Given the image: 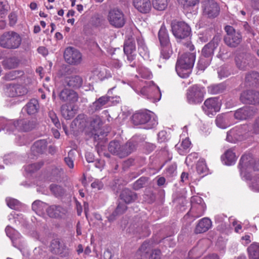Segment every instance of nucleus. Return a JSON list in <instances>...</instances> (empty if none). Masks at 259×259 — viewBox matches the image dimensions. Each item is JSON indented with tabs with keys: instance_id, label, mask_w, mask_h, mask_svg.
I'll use <instances>...</instances> for the list:
<instances>
[{
	"instance_id": "obj_9",
	"label": "nucleus",
	"mask_w": 259,
	"mask_h": 259,
	"mask_svg": "<svg viewBox=\"0 0 259 259\" xmlns=\"http://www.w3.org/2000/svg\"><path fill=\"white\" fill-rule=\"evenodd\" d=\"M171 27L172 32L177 39H185L189 36L191 32L190 27L184 22H173Z\"/></svg>"
},
{
	"instance_id": "obj_2",
	"label": "nucleus",
	"mask_w": 259,
	"mask_h": 259,
	"mask_svg": "<svg viewBox=\"0 0 259 259\" xmlns=\"http://www.w3.org/2000/svg\"><path fill=\"white\" fill-rule=\"evenodd\" d=\"M135 125H142L146 129L155 127L158 124L157 117L149 110H141L134 113L132 116Z\"/></svg>"
},
{
	"instance_id": "obj_39",
	"label": "nucleus",
	"mask_w": 259,
	"mask_h": 259,
	"mask_svg": "<svg viewBox=\"0 0 259 259\" xmlns=\"http://www.w3.org/2000/svg\"><path fill=\"white\" fill-rule=\"evenodd\" d=\"M191 144L189 139L186 138L179 145H177L176 148L180 154L185 155L189 151Z\"/></svg>"
},
{
	"instance_id": "obj_35",
	"label": "nucleus",
	"mask_w": 259,
	"mask_h": 259,
	"mask_svg": "<svg viewBox=\"0 0 259 259\" xmlns=\"http://www.w3.org/2000/svg\"><path fill=\"white\" fill-rule=\"evenodd\" d=\"M245 83L247 86H255L259 83V74L256 72L248 73L245 78Z\"/></svg>"
},
{
	"instance_id": "obj_3",
	"label": "nucleus",
	"mask_w": 259,
	"mask_h": 259,
	"mask_svg": "<svg viewBox=\"0 0 259 259\" xmlns=\"http://www.w3.org/2000/svg\"><path fill=\"white\" fill-rule=\"evenodd\" d=\"M136 144L132 141H129L123 145H121L118 141H112L108 146V150L113 154L120 158H123L133 152L136 149Z\"/></svg>"
},
{
	"instance_id": "obj_38",
	"label": "nucleus",
	"mask_w": 259,
	"mask_h": 259,
	"mask_svg": "<svg viewBox=\"0 0 259 259\" xmlns=\"http://www.w3.org/2000/svg\"><path fill=\"white\" fill-rule=\"evenodd\" d=\"M67 84L72 88H79L82 83V78L78 75L67 77L65 79Z\"/></svg>"
},
{
	"instance_id": "obj_17",
	"label": "nucleus",
	"mask_w": 259,
	"mask_h": 259,
	"mask_svg": "<svg viewBox=\"0 0 259 259\" xmlns=\"http://www.w3.org/2000/svg\"><path fill=\"white\" fill-rule=\"evenodd\" d=\"M221 40L220 36L215 35L212 39L202 48L201 51L202 56L210 59L213 56L214 51L219 46Z\"/></svg>"
},
{
	"instance_id": "obj_61",
	"label": "nucleus",
	"mask_w": 259,
	"mask_h": 259,
	"mask_svg": "<svg viewBox=\"0 0 259 259\" xmlns=\"http://www.w3.org/2000/svg\"><path fill=\"white\" fill-rule=\"evenodd\" d=\"M167 139V134L164 131L160 132L158 134V140L159 142H164Z\"/></svg>"
},
{
	"instance_id": "obj_33",
	"label": "nucleus",
	"mask_w": 259,
	"mask_h": 259,
	"mask_svg": "<svg viewBox=\"0 0 259 259\" xmlns=\"http://www.w3.org/2000/svg\"><path fill=\"white\" fill-rule=\"evenodd\" d=\"M110 76V74H107L106 70L105 68H98L94 69L91 73L90 78H93L95 81L98 80H103L106 78Z\"/></svg>"
},
{
	"instance_id": "obj_41",
	"label": "nucleus",
	"mask_w": 259,
	"mask_h": 259,
	"mask_svg": "<svg viewBox=\"0 0 259 259\" xmlns=\"http://www.w3.org/2000/svg\"><path fill=\"white\" fill-rule=\"evenodd\" d=\"M39 104L37 100H31L25 106V110L29 115L35 114L38 110Z\"/></svg>"
},
{
	"instance_id": "obj_46",
	"label": "nucleus",
	"mask_w": 259,
	"mask_h": 259,
	"mask_svg": "<svg viewBox=\"0 0 259 259\" xmlns=\"http://www.w3.org/2000/svg\"><path fill=\"white\" fill-rule=\"evenodd\" d=\"M225 90V86L222 83L212 84L208 87V92L211 94H218Z\"/></svg>"
},
{
	"instance_id": "obj_7",
	"label": "nucleus",
	"mask_w": 259,
	"mask_h": 259,
	"mask_svg": "<svg viewBox=\"0 0 259 259\" xmlns=\"http://www.w3.org/2000/svg\"><path fill=\"white\" fill-rule=\"evenodd\" d=\"M205 93L204 87L197 84L193 85L187 91V101L191 104H199L203 100Z\"/></svg>"
},
{
	"instance_id": "obj_34",
	"label": "nucleus",
	"mask_w": 259,
	"mask_h": 259,
	"mask_svg": "<svg viewBox=\"0 0 259 259\" xmlns=\"http://www.w3.org/2000/svg\"><path fill=\"white\" fill-rule=\"evenodd\" d=\"M120 198L125 203H130L135 201L137 198V194L128 189H124L120 194Z\"/></svg>"
},
{
	"instance_id": "obj_64",
	"label": "nucleus",
	"mask_w": 259,
	"mask_h": 259,
	"mask_svg": "<svg viewBox=\"0 0 259 259\" xmlns=\"http://www.w3.org/2000/svg\"><path fill=\"white\" fill-rule=\"evenodd\" d=\"M252 130L254 134H259V118L254 123Z\"/></svg>"
},
{
	"instance_id": "obj_47",
	"label": "nucleus",
	"mask_w": 259,
	"mask_h": 259,
	"mask_svg": "<svg viewBox=\"0 0 259 259\" xmlns=\"http://www.w3.org/2000/svg\"><path fill=\"white\" fill-rule=\"evenodd\" d=\"M168 4V0H152L153 8L158 11L164 10Z\"/></svg>"
},
{
	"instance_id": "obj_21",
	"label": "nucleus",
	"mask_w": 259,
	"mask_h": 259,
	"mask_svg": "<svg viewBox=\"0 0 259 259\" xmlns=\"http://www.w3.org/2000/svg\"><path fill=\"white\" fill-rule=\"evenodd\" d=\"M256 112V109L252 107H245L236 110L233 115L238 120H245L253 116Z\"/></svg>"
},
{
	"instance_id": "obj_4",
	"label": "nucleus",
	"mask_w": 259,
	"mask_h": 259,
	"mask_svg": "<svg viewBox=\"0 0 259 259\" xmlns=\"http://www.w3.org/2000/svg\"><path fill=\"white\" fill-rule=\"evenodd\" d=\"M142 88H137L136 92L140 94L147 99L152 100L153 102L159 101L161 97V93L158 86L153 81H145Z\"/></svg>"
},
{
	"instance_id": "obj_5",
	"label": "nucleus",
	"mask_w": 259,
	"mask_h": 259,
	"mask_svg": "<svg viewBox=\"0 0 259 259\" xmlns=\"http://www.w3.org/2000/svg\"><path fill=\"white\" fill-rule=\"evenodd\" d=\"M158 38L161 45L160 59L167 60L169 58L172 51L167 30L162 25L158 32Z\"/></svg>"
},
{
	"instance_id": "obj_53",
	"label": "nucleus",
	"mask_w": 259,
	"mask_h": 259,
	"mask_svg": "<svg viewBox=\"0 0 259 259\" xmlns=\"http://www.w3.org/2000/svg\"><path fill=\"white\" fill-rule=\"evenodd\" d=\"M6 200L7 205L12 209H17L20 205V202L17 199L11 198H7Z\"/></svg>"
},
{
	"instance_id": "obj_54",
	"label": "nucleus",
	"mask_w": 259,
	"mask_h": 259,
	"mask_svg": "<svg viewBox=\"0 0 259 259\" xmlns=\"http://www.w3.org/2000/svg\"><path fill=\"white\" fill-rule=\"evenodd\" d=\"M147 182V179L145 177H141L136 181L133 184V188L138 190L144 187Z\"/></svg>"
},
{
	"instance_id": "obj_45",
	"label": "nucleus",
	"mask_w": 259,
	"mask_h": 259,
	"mask_svg": "<svg viewBox=\"0 0 259 259\" xmlns=\"http://www.w3.org/2000/svg\"><path fill=\"white\" fill-rule=\"evenodd\" d=\"M179 5L185 10L194 7L197 5L199 0H177Z\"/></svg>"
},
{
	"instance_id": "obj_15",
	"label": "nucleus",
	"mask_w": 259,
	"mask_h": 259,
	"mask_svg": "<svg viewBox=\"0 0 259 259\" xmlns=\"http://www.w3.org/2000/svg\"><path fill=\"white\" fill-rule=\"evenodd\" d=\"M240 99L244 104L259 105V92L254 90L245 91L241 93Z\"/></svg>"
},
{
	"instance_id": "obj_29",
	"label": "nucleus",
	"mask_w": 259,
	"mask_h": 259,
	"mask_svg": "<svg viewBox=\"0 0 259 259\" xmlns=\"http://www.w3.org/2000/svg\"><path fill=\"white\" fill-rule=\"evenodd\" d=\"M211 227V221L207 218L201 219L196 225L194 232L196 234L206 232Z\"/></svg>"
},
{
	"instance_id": "obj_23",
	"label": "nucleus",
	"mask_w": 259,
	"mask_h": 259,
	"mask_svg": "<svg viewBox=\"0 0 259 259\" xmlns=\"http://www.w3.org/2000/svg\"><path fill=\"white\" fill-rule=\"evenodd\" d=\"M47 212L50 217L63 218L66 216L67 211L60 206L52 205L47 208Z\"/></svg>"
},
{
	"instance_id": "obj_62",
	"label": "nucleus",
	"mask_w": 259,
	"mask_h": 259,
	"mask_svg": "<svg viewBox=\"0 0 259 259\" xmlns=\"http://www.w3.org/2000/svg\"><path fill=\"white\" fill-rule=\"evenodd\" d=\"M127 207L124 203H119L115 209V212L123 213L126 209Z\"/></svg>"
},
{
	"instance_id": "obj_30",
	"label": "nucleus",
	"mask_w": 259,
	"mask_h": 259,
	"mask_svg": "<svg viewBox=\"0 0 259 259\" xmlns=\"http://www.w3.org/2000/svg\"><path fill=\"white\" fill-rule=\"evenodd\" d=\"M61 112L63 117L67 120L72 118L76 112L75 106L71 104L63 105L61 108Z\"/></svg>"
},
{
	"instance_id": "obj_60",
	"label": "nucleus",
	"mask_w": 259,
	"mask_h": 259,
	"mask_svg": "<svg viewBox=\"0 0 259 259\" xmlns=\"http://www.w3.org/2000/svg\"><path fill=\"white\" fill-rule=\"evenodd\" d=\"M161 252L158 249H155L152 251L150 256L149 259H159L160 256Z\"/></svg>"
},
{
	"instance_id": "obj_26",
	"label": "nucleus",
	"mask_w": 259,
	"mask_h": 259,
	"mask_svg": "<svg viewBox=\"0 0 259 259\" xmlns=\"http://www.w3.org/2000/svg\"><path fill=\"white\" fill-rule=\"evenodd\" d=\"M5 78L7 80H13L17 79L20 83H25L26 77L24 73L21 70H13L7 73L5 75Z\"/></svg>"
},
{
	"instance_id": "obj_24",
	"label": "nucleus",
	"mask_w": 259,
	"mask_h": 259,
	"mask_svg": "<svg viewBox=\"0 0 259 259\" xmlns=\"http://www.w3.org/2000/svg\"><path fill=\"white\" fill-rule=\"evenodd\" d=\"M133 6L139 12L143 14L148 13L151 9L150 0H133Z\"/></svg>"
},
{
	"instance_id": "obj_42",
	"label": "nucleus",
	"mask_w": 259,
	"mask_h": 259,
	"mask_svg": "<svg viewBox=\"0 0 259 259\" xmlns=\"http://www.w3.org/2000/svg\"><path fill=\"white\" fill-rule=\"evenodd\" d=\"M240 134L237 127L231 129L227 133L226 140L232 143H235L240 139Z\"/></svg>"
},
{
	"instance_id": "obj_11",
	"label": "nucleus",
	"mask_w": 259,
	"mask_h": 259,
	"mask_svg": "<svg viewBox=\"0 0 259 259\" xmlns=\"http://www.w3.org/2000/svg\"><path fill=\"white\" fill-rule=\"evenodd\" d=\"M225 30L227 33L224 37L226 45L231 47H237L242 40V36L240 32L236 31L231 26H226Z\"/></svg>"
},
{
	"instance_id": "obj_44",
	"label": "nucleus",
	"mask_w": 259,
	"mask_h": 259,
	"mask_svg": "<svg viewBox=\"0 0 259 259\" xmlns=\"http://www.w3.org/2000/svg\"><path fill=\"white\" fill-rule=\"evenodd\" d=\"M249 256L252 259H259V245L253 243L248 248Z\"/></svg>"
},
{
	"instance_id": "obj_37",
	"label": "nucleus",
	"mask_w": 259,
	"mask_h": 259,
	"mask_svg": "<svg viewBox=\"0 0 259 259\" xmlns=\"http://www.w3.org/2000/svg\"><path fill=\"white\" fill-rule=\"evenodd\" d=\"M249 56L245 54H239L236 57V66L240 69H244L249 63Z\"/></svg>"
},
{
	"instance_id": "obj_59",
	"label": "nucleus",
	"mask_w": 259,
	"mask_h": 259,
	"mask_svg": "<svg viewBox=\"0 0 259 259\" xmlns=\"http://www.w3.org/2000/svg\"><path fill=\"white\" fill-rule=\"evenodd\" d=\"M177 166L176 165H170L166 169V174L171 177L176 174Z\"/></svg>"
},
{
	"instance_id": "obj_10",
	"label": "nucleus",
	"mask_w": 259,
	"mask_h": 259,
	"mask_svg": "<svg viewBox=\"0 0 259 259\" xmlns=\"http://www.w3.org/2000/svg\"><path fill=\"white\" fill-rule=\"evenodd\" d=\"M63 56L66 62L70 65H78L82 61L81 53L72 47H68L65 49Z\"/></svg>"
},
{
	"instance_id": "obj_57",
	"label": "nucleus",
	"mask_w": 259,
	"mask_h": 259,
	"mask_svg": "<svg viewBox=\"0 0 259 259\" xmlns=\"http://www.w3.org/2000/svg\"><path fill=\"white\" fill-rule=\"evenodd\" d=\"M50 190L56 196H60L63 193L62 187L58 185H51Z\"/></svg>"
},
{
	"instance_id": "obj_63",
	"label": "nucleus",
	"mask_w": 259,
	"mask_h": 259,
	"mask_svg": "<svg viewBox=\"0 0 259 259\" xmlns=\"http://www.w3.org/2000/svg\"><path fill=\"white\" fill-rule=\"evenodd\" d=\"M91 186L93 188H97L98 190H100L103 187V184L99 180H96L92 183Z\"/></svg>"
},
{
	"instance_id": "obj_1",
	"label": "nucleus",
	"mask_w": 259,
	"mask_h": 259,
	"mask_svg": "<svg viewBox=\"0 0 259 259\" xmlns=\"http://www.w3.org/2000/svg\"><path fill=\"white\" fill-rule=\"evenodd\" d=\"M196 59L195 53H186L178 58L176 71L182 78H187L191 73Z\"/></svg>"
},
{
	"instance_id": "obj_27",
	"label": "nucleus",
	"mask_w": 259,
	"mask_h": 259,
	"mask_svg": "<svg viewBox=\"0 0 259 259\" xmlns=\"http://www.w3.org/2000/svg\"><path fill=\"white\" fill-rule=\"evenodd\" d=\"M7 235L11 239L13 246L18 247V246L21 242V236L14 229L8 226L6 228Z\"/></svg>"
},
{
	"instance_id": "obj_49",
	"label": "nucleus",
	"mask_w": 259,
	"mask_h": 259,
	"mask_svg": "<svg viewBox=\"0 0 259 259\" xmlns=\"http://www.w3.org/2000/svg\"><path fill=\"white\" fill-rule=\"evenodd\" d=\"M196 169L199 174H204L207 172V168L205 162L203 159L199 160L197 162Z\"/></svg>"
},
{
	"instance_id": "obj_28",
	"label": "nucleus",
	"mask_w": 259,
	"mask_h": 259,
	"mask_svg": "<svg viewBox=\"0 0 259 259\" xmlns=\"http://www.w3.org/2000/svg\"><path fill=\"white\" fill-rule=\"evenodd\" d=\"M20 60L16 56L6 57L2 61V65L5 69H12L18 67Z\"/></svg>"
},
{
	"instance_id": "obj_55",
	"label": "nucleus",
	"mask_w": 259,
	"mask_h": 259,
	"mask_svg": "<svg viewBox=\"0 0 259 259\" xmlns=\"http://www.w3.org/2000/svg\"><path fill=\"white\" fill-rule=\"evenodd\" d=\"M210 59H206L203 58H200L198 61L197 68L199 70H204L209 65Z\"/></svg>"
},
{
	"instance_id": "obj_12",
	"label": "nucleus",
	"mask_w": 259,
	"mask_h": 259,
	"mask_svg": "<svg viewBox=\"0 0 259 259\" xmlns=\"http://www.w3.org/2000/svg\"><path fill=\"white\" fill-rule=\"evenodd\" d=\"M107 19L110 24L115 28L123 27L125 22L122 12L116 9H112L109 12Z\"/></svg>"
},
{
	"instance_id": "obj_14",
	"label": "nucleus",
	"mask_w": 259,
	"mask_h": 259,
	"mask_svg": "<svg viewBox=\"0 0 259 259\" xmlns=\"http://www.w3.org/2000/svg\"><path fill=\"white\" fill-rule=\"evenodd\" d=\"M202 9L204 15L209 18L217 17L220 12L218 4L213 0H205L202 2Z\"/></svg>"
},
{
	"instance_id": "obj_16",
	"label": "nucleus",
	"mask_w": 259,
	"mask_h": 259,
	"mask_svg": "<svg viewBox=\"0 0 259 259\" xmlns=\"http://www.w3.org/2000/svg\"><path fill=\"white\" fill-rule=\"evenodd\" d=\"M253 163L254 160L250 154L243 155L241 157L239 164L241 176L247 178L246 173L253 168Z\"/></svg>"
},
{
	"instance_id": "obj_40",
	"label": "nucleus",
	"mask_w": 259,
	"mask_h": 259,
	"mask_svg": "<svg viewBox=\"0 0 259 259\" xmlns=\"http://www.w3.org/2000/svg\"><path fill=\"white\" fill-rule=\"evenodd\" d=\"M109 101V98L108 96H102L95 101L91 106L92 110L94 111L99 110L106 105Z\"/></svg>"
},
{
	"instance_id": "obj_48",
	"label": "nucleus",
	"mask_w": 259,
	"mask_h": 259,
	"mask_svg": "<svg viewBox=\"0 0 259 259\" xmlns=\"http://www.w3.org/2000/svg\"><path fill=\"white\" fill-rule=\"evenodd\" d=\"M138 77L144 79H150L152 76L150 71L146 68L141 67L138 71Z\"/></svg>"
},
{
	"instance_id": "obj_22",
	"label": "nucleus",
	"mask_w": 259,
	"mask_h": 259,
	"mask_svg": "<svg viewBox=\"0 0 259 259\" xmlns=\"http://www.w3.org/2000/svg\"><path fill=\"white\" fill-rule=\"evenodd\" d=\"M51 251L61 257H66L69 255L68 249L58 240H53L51 244Z\"/></svg>"
},
{
	"instance_id": "obj_13",
	"label": "nucleus",
	"mask_w": 259,
	"mask_h": 259,
	"mask_svg": "<svg viewBox=\"0 0 259 259\" xmlns=\"http://www.w3.org/2000/svg\"><path fill=\"white\" fill-rule=\"evenodd\" d=\"M221 105V102L218 98H209L204 101L202 108L206 115H213L220 111Z\"/></svg>"
},
{
	"instance_id": "obj_8",
	"label": "nucleus",
	"mask_w": 259,
	"mask_h": 259,
	"mask_svg": "<svg viewBox=\"0 0 259 259\" xmlns=\"http://www.w3.org/2000/svg\"><path fill=\"white\" fill-rule=\"evenodd\" d=\"M36 122L34 120L20 119L15 121H10L5 127L7 131H14L15 129L22 132H28L35 128Z\"/></svg>"
},
{
	"instance_id": "obj_58",
	"label": "nucleus",
	"mask_w": 259,
	"mask_h": 259,
	"mask_svg": "<svg viewBox=\"0 0 259 259\" xmlns=\"http://www.w3.org/2000/svg\"><path fill=\"white\" fill-rule=\"evenodd\" d=\"M49 117H50V118L51 119L52 122H53V123L55 124V125L57 127H58L59 126H60V124L59 123V120H58L56 114L54 112H53V111L50 112L49 113Z\"/></svg>"
},
{
	"instance_id": "obj_52",
	"label": "nucleus",
	"mask_w": 259,
	"mask_h": 259,
	"mask_svg": "<svg viewBox=\"0 0 259 259\" xmlns=\"http://www.w3.org/2000/svg\"><path fill=\"white\" fill-rule=\"evenodd\" d=\"M42 165V163L30 164L25 167V169L28 172H33L39 169Z\"/></svg>"
},
{
	"instance_id": "obj_19",
	"label": "nucleus",
	"mask_w": 259,
	"mask_h": 259,
	"mask_svg": "<svg viewBox=\"0 0 259 259\" xmlns=\"http://www.w3.org/2000/svg\"><path fill=\"white\" fill-rule=\"evenodd\" d=\"M24 84H10L7 89L8 96L15 97L26 95L28 92V90L23 85Z\"/></svg>"
},
{
	"instance_id": "obj_31",
	"label": "nucleus",
	"mask_w": 259,
	"mask_h": 259,
	"mask_svg": "<svg viewBox=\"0 0 259 259\" xmlns=\"http://www.w3.org/2000/svg\"><path fill=\"white\" fill-rule=\"evenodd\" d=\"M47 142L45 140L36 141L31 147V151L34 155L42 154L46 151Z\"/></svg>"
},
{
	"instance_id": "obj_51",
	"label": "nucleus",
	"mask_w": 259,
	"mask_h": 259,
	"mask_svg": "<svg viewBox=\"0 0 259 259\" xmlns=\"http://www.w3.org/2000/svg\"><path fill=\"white\" fill-rule=\"evenodd\" d=\"M249 187L255 192H259V177L256 176L252 178L249 183Z\"/></svg>"
},
{
	"instance_id": "obj_6",
	"label": "nucleus",
	"mask_w": 259,
	"mask_h": 259,
	"mask_svg": "<svg viewBox=\"0 0 259 259\" xmlns=\"http://www.w3.org/2000/svg\"><path fill=\"white\" fill-rule=\"evenodd\" d=\"M21 43V38L16 32L9 31L4 33L0 37V46L4 48L15 49Z\"/></svg>"
},
{
	"instance_id": "obj_20",
	"label": "nucleus",
	"mask_w": 259,
	"mask_h": 259,
	"mask_svg": "<svg viewBox=\"0 0 259 259\" xmlns=\"http://www.w3.org/2000/svg\"><path fill=\"white\" fill-rule=\"evenodd\" d=\"M60 99L64 102L74 103L78 100V95L74 90L67 88L63 89L59 93Z\"/></svg>"
},
{
	"instance_id": "obj_36",
	"label": "nucleus",
	"mask_w": 259,
	"mask_h": 259,
	"mask_svg": "<svg viewBox=\"0 0 259 259\" xmlns=\"http://www.w3.org/2000/svg\"><path fill=\"white\" fill-rule=\"evenodd\" d=\"M49 207L48 205L41 201L36 200L32 204V209L39 215L44 214Z\"/></svg>"
},
{
	"instance_id": "obj_18",
	"label": "nucleus",
	"mask_w": 259,
	"mask_h": 259,
	"mask_svg": "<svg viewBox=\"0 0 259 259\" xmlns=\"http://www.w3.org/2000/svg\"><path fill=\"white\" fill-rule=\"evenodd\" d=\"M135 39L136 38L132 36L126 39L124 44L123 51L130 62L133 61L136 56Z\"/></svg>"
},
{
	"instance_id": "obj_25",
	"label": "nucleus",
	"mask_w": 259,
	"mask_h": 259,
	"mask_svg": "<svg viewBox=\"0 0 259 259\" xmlns=\"http://www.w3.org/2000/svg\"><path fill=\"white\" fill-rule=\"evenodd\" d=\"M232 116V113L219 114L215 119V123L218 127L226 128L233 123L231 121Z\"/></svg>"
},
{
	"instance_id": "obj_50",
	"label": "nucleus",
	"mask_w": 259,
	"mask_h": 259,
	"mask_svg": "<svg viewBox=\"0 0 259 259\" xmlns=\"http://www.w3.org/2000/svg\"><path fill=\"white\" fill-rule=\"evenodd\" d=\"M74 151L70 150L68 153V156L64 158L66 164L70 168H73L74 167Z\"/></svg>"
},
{
	"instance_id": "obj_32",
	"label": "nucleus",
	"mask_w": 259,
	"mask_h": 259,
	"mask_svg": "<svg viewBox=\"0 0 259 259\" xmlns=\"http://www.w3.org/2000/svg\"><path fill=\"white\" fill-rule=\"evenodd\" d=\"M222 159L225 164L231 165L235 164L237 157L232 149H229L222 156Z\"/></svg>"
},
{
	"instance_id": "obj_56",
	"label": "nucleus",
	"mask_w": 259,
	"mask_h": 259,
	"mask_svg": "<svg viewBox=\"0 0 259 259\" xmlns=\"http://www.w3.org/2000/svg\"><path fill=\"white\" fill-rule=\"evenodd\" d=\"M218 73L221 79L228 77L230 74L228 68L225 66H221L218 69Z\"/></svg>"
},
{
	"instance_id": "obj_43",
	"label": "nucleus",
	"mask_w": 259,
	"mask_h": 259,
	"mask_svg": "<svg viewBox=\"0 0 259 259\" xmlns=\"http://www.w3.org/2000/svg\"><path fill=\"white\" fill-rule=\"evenodd\" d=\"M136 40L138 45L139 54L145 59L148 57L149 51L145 45L143 39L139 37H136Z\"/></svg>"
}]
</instances>
